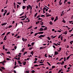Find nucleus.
Segmentation results:
<instances>
[{"label":"nucleus","instance_id":"nucleus-1","mask_svg":"<svg viewBox=\"0 0 73 73\" xmlns=\"http://www.w3.org/2000/svg\"><path fill=\"white\" fill-rule=\"evenodd\" d=\"M46 36L45 35H40V36L38 37V38H41V37H44V36Z\"/></svg>","mask_w":73,"mask_h":73},{"label":"nucleus","instance_id":"nucleus-2","mask_svg":"<svg viewBox=\"0 0 73 73\" xmlns=\"http://www.w3.org/2000/svg\"><path fill=\"white\" fill-rule=\"evenodd\" d=\"M29 5H29L28 6H27V10H28L29 9H30V7Z\"/></svg>","mask_w":73,"mask_h":73},{"label":"nucleus","instance_id":"nucleus-3","mask_svg":"<svg viewBox=\"0 0 73 73\" xmlns=\"http://www.w3.org/2000/svg\"><path fill=\"white\" fill-rule=\"evenodd\" d=\"M39 31H44V29L41 28L39 29Z\"/></svg>","mask_w":73,"mask_h":73},{"label":"nucleus","instance_id":"nucleus-4","mask_svg":"<svg viewBox=\"0 0 73 73\" xmlns=\"http://www.w3.org/2000/svg\"><path fill=\"white\" fill-rule=\"evenodd\" d=\"M58 54V52L57 51H55L54 52V55H57Z\"/></svg>","mask_w":73,"mask_h":73},{"label":"nucleus","instance_id":"nucleus-5","mask_svg":"<svg viewBox=\"0 0 73 73\" xmlns=\"http://www.w3.org/2000/svg\"><path fill=\"white\" fill-rule=\"evenodd\" d=\"M44 60H43V61L42 62H41V61H42V60H40L41 62H40V64H42V63H43V62H44Z\"/></svg>","mask_w":73,"mask_h":73},{"label":"nucleus","instance_id":"nucleus-6","mask_svg":"<svg viewBox=\"0 0 73 73\" xmlns=\"http://www.w3.org/2000/svg\"><path fill=\"white\" fill-rule=\"evenodd\" d=\"M38 34L40 35V34H43L44 33V32H38Z\"/></svg>","mask_w":73,"mask_h":73},{"label":"nucleus","instance_id":"nucleus-7","mask_svg":"<svg viewBox=\"0 0 73 73\" xmlns=\"http://www.w3.org/2000/svg\"><path fill=\"white\" fill-rule=\"evenodd\" d=\"M7 24V23H4L2 24L1 25L2 26H4V25H6Z\"/></svg>","mask_w":73,"mask_h":73},{"label":"nucleus","instance_id":"nucleus-8","mask_svg":"<svg viewBox=\"0 0 73 73\" xmlns=\"http://www.w3.org/2000/svg\"><path fill=\"white\" fill-rule=\"evenodd\" d=\"M26 8V6H23L22 7V9H25Z\"/></svg>","mask_w":73,"mask_h":73},{"label":"nucleus","instance_id":"nucleus-9","mask_svg":"<svg viewBox=\"0 0 73 73\" xmlns=\"http://www.w3.org/2000/svg\"><path fill=\"white\" fill-rule=\"evenodd\" d=\"M7 38V36H5L4 38L3 39V40H7V38Z\"/></svg>","mask_w":73,"mask_h":73},{"label":"nucleus","instance_id":"nucleus-10","mask_svg":"<svg viewBox=\"0 0 73 73\" xmlns=\"http://www.w3.org/2000/svg\"><path fill=\"white\" fill-rule=\"evenodd\" d=\"M27 63V62L25 61L24 62V63H23L22 64H23V65H26V63Z\"/></svg>","mask_w":73,"mask_h":73},{"label":"nucleus","instance_id":"nucleus-11","mask_svg":"<svg viewBox=\"0 0 73 73\" xmlns=\"http://www.w3.org/2000/svg\"><path fill=\"white\" fill-rule=\"evenodd\" d=\"M39 23H40V21H38L36 22V25H37V24H39Z\"/></svg>","mask_w":73,"mask_h":73},{"label":"nucleus","instance_id":"nucleus-12","mask_svg":"<svg viewBox=\"0 0 73 73\" xmlns=\"http://www.w3.org/2000/svg\"><path fill=\"white\" fill-rule=\"evenodd\" d=\"M63 33L64 35H67V31H66L65 32Z\"/></svg>","mask_w":73,"mask_h":73},{"label":"nucleus","instance_id":"nucleus-13","mask_svg":"<svg viewBox=\"0 0 73 73\" xmlns=\"http://www.w3.org/2000/svg\"><path fill=\"white\" fill-rule=\"evenodd\" d=\"M46 29H48L47 28V27H45V28H44L43 31H46Z\"/></svg>","mask_w":73,"mask_h":73},{"label":"nucleus","instance_id":"nucleus-14","mask_svg":"<svg viewBox=\"0 0 73 73\" xmlns=\"http://www.w3.org/2000/svg\"><path fill=\"white\" fill-rule=\"evenodd\" d=\"M56 36H51V37L52 38H55L56 37Z\"/></svg>","mask_w":73,"mask_h":73},{"label":"nucleus","instance_id":"nucleus-15","mask_svg":"<svg viewBox=\"0 0 73 73\" xmlns=\"http://www.w3.org/2000/svg\"><path fill=\"white\" fill-rule=\"evenodd\" d=\"M49 24L50 25H52L53 24V23L52 22V21H50L49 22Z\"/></svg>","mask_w":73,"mask_h":73},{"label":"nucleus","instance_id":"nucleus-16","mask_svg":"<svg viewBox=\"0 0 73 73\" xmlns=\"http://www.w3.org/2000/svg\"><path fill=\"white\" fill-rule=\"evenodd\" d=\"M29 7L30 8L31 10H32V7L31 6V5H29Z\"/></svg>","mask_w":73,"mask_h":73},{"label":"nucleus","instance_id":"nucleus-17","mask_svg":"<svg viewBox=\"0 0 73 73\" xmlns=\"http://www.w3.org/2000/svg\"><path fill=\"white\" fill-rule=\"evenodd\" d=\"M0 64H2L3 65V66L4 65H5L4 63L2 62H0Z\"/></svg>","mask_w":73,"mask_h":73},{"label":"nucleus","instance_id":"nucleus-18","mask_svg":"<svg viewBox=\"0 0 73 73\" xmlns=\"http://www.w3.org/2000/svg\"><path fill=\"white\" fill-rule=\"evenodd\" d=\"M40 17V15H39L36 17V18L38 19V18H39Z\"/></svg>","mask_w":73,"mask_h":73},{"label":"nucleus","instance_id":"nucleus-19","mask_svg":"<svg viewBox=\"0 0 73 73\" xmlns=\"http://www.w3.org/2000/svg\"><path fill=\"white\" fill-rule=\"evenodd\" d=\"M37 13H36L34 15V17H36V16H37Z\"/></svg>","mask_w":73,"mask_h":73},{"label":"nucleus","instance_id":"nucleus-20","mask_svg":"<svg viewBox=\"0 0 73 73\" xmlns=\"http://www.w3.org/2000/svg\"><path fill=\"white\" fill-rule=\"evenodd\" d=\"M41 24V26H42V25H43V24H44V22H42L41 23H40Z\"/></svg>","mask_w":73,"mask_h":73},{"label":"nucleus","instance_id":"nucleus-21","mask_svg":"<svg viewBox=\"0 0 73 73\" xmlns=\"http://www.w3.org/2000/svg\"><path fill=\"white\" fill-rule=\"evenodd\" d=\"M6 13H7V12H5V13H4L3 14V16H5V15H6Z\"/></svg>","mask_w":73,"mask_h":73},{"label":"nucleus","instance_id":"nucleus-22","mask_svg":"<svg viewBox=\"0 0 73 73\" xmlns=\"http://www.w3.org/2000/svg\"><path fill=\"white\" fill-rule=\"evenodd\" d=\"M38 34V33H36L35 34L34 36H36L37 35V34Z\"/></svg>","mask_w":73,"mask_h":73},{"label":"nucleus","instance_id":"nucleus-23","mask_svg":"<svg viewBox=\"0 0 73 73\" xmlns=\"http://www.w3.org/2000/svg\"><path fill=\"white\" fill-rule=\"evenodd\" d=\"M30 53L32 54V55H33V51H32Z\"/></svg>","mask_w":73,"mask_h":73},{"label":"nucleus","instance_id":"nucleus-24","mask_svg":"<svg viewBox=\"0 0 73 73\" xmlns=\"http://www.w3.org/2000/svg\"><path fill=\"white\" fill-rule=\"evenodd\" d=\"M24 12H23V13H22L21 14H20V15H19V16H22L23 15V14H24Z\"/></svg>","mask_w":73,"mask_h":73},{"label":"nucleus","instance_id":"nucleus-25","mask_svg":"<svg viewBox=\"0 0 73 73\" xmlns=\"http://www.w3.org/2000/svg\"><path fill=\"white\" fill-rule=\"evenodd\" d=\"M27 45H28V47H29V46H32L31 45L29 44H28Z\"/></svg>","mask_w":73,"mask_h":73},{"label":"nucleus","instance_id":"nucleus-26","mask_svg":"<svg viewBox=\"0 0 73 73\" xmlns=\"http://www.w3.org/2000/svg\"><path fill=\"white\" fill-rule=\"evenodd\" d=\"M47 62V63L48 64V65H49V66H51V65H50V63H49L48 62Z\"/></svg>","mask_w":73,"mask_h":73},{"label":"nucleus","instance_id":"nucleus-27","mask_svg":"<svg viewBox=\"0 0 73 73\" xmlns=\"http://www.w3.org/2000/svg\"><path fill=\"white\" fill-rule=\"evenodd\" d=\"M52 66V69H54V68H55V66Z\"/></svg>","mask_w":73,"mask_h":73},{"label":"nucleus","instance_id":"nucleus-28","mask_svg":"<svg viewBox=\"0 0 73 73\" xmlns=\"http://www.w3.org/2000/svg\"><path fill=\"white\" fill-rule=\"evenodd\" d=\"M25 49V48H23L22 50V52H24V50Z\"/></svg>","mask_w":73,"mask_h":73},{"label":"nucleus","instance_id":"nucleus-29","mask_svg":"<svg viewBox=\"0 0 73 73\" xmlns=\"http://www.w3.org/2000/svg\"><path fill=\"white\" fill-rule=\"evenodd\" d=\"M64 64V61H62V62H61V65H62Z\"/></svg>","mask_w":73,"mask_h":73},{"label":"nucleus","instance_id":"nucleus-30","mask_svg":"<svg viewBox=\"0 0 73 73\" xmlns=\"http://www.w3.org/2000/svg\"><path fill=\"white\" fill-rule=\"evenodd\" d=\"M59 3L60 5H61L62 4V3L61 2H59Z\"/></svg>","mask_w":73,"mask_h":73},{"label":"nucleus","instance_id":"nucleus-31","mask_svg":"<svg viewBox=\"0 0 73 73\" xmlns=\"http://www.w3.org/2000/svg\"><path fill=\"white\" fill-rule=\"evenodd\" d=\"M54 17H52L51 18V20H52V21H53V20H54Z\"/></svg>","mask_w":73,"mask_h":73},{"label":"nucleus","instance_id":"nucleus-32","mask_svg":"<svg viewBox=\"0 0 73 73\" xmlns=\"http://www.w3.org/2000/svg\"><path fill=\"white\" fill-rule=\"evenodd\" d=\"M18 60H20V57H19L18 58V59L17 60V61H18Z\"/></svg>","mask_w":73,"mask_h":73},{"label":"nucleus","instance_id":"nucleus-33","mask_svg":"<svg viewBox=\"0 0 73 73\" xmlns=\"http://www.w3.org/2000/svg\"><path fill=\"white\" fill-rule=\"evenodd\" d=\"M52 16V15H48L46 16V17H49V16Z\"/></svg>","mask_w":73,"mask_h":73},{"label":"nucleus","instance_id":"nucleus-34","mask_svg":"<svg viewBox=\"0 0 73 73\" xmlns=\"http://www.w3.org/2000/svg\"><path fill=\"white\" fill-rule=\"evenodd\" d=\"M42 18H38V19H37L38 20H42Z\"/></svg>","mask_w":73,"mask_h":73},{"label":"nucleus","instance_id":"nucleus-35","mask_svg":"<svg viewBox=\"0 0 73 73\" xmlns=\"http://www.w3.org/2000/svg\"><path fill=\"white\" fill-rule=\"evenodd\" d=\"M69 58H70V56H68V57H67L66 58V60H68V59H69Z\"/></svg>","mask_w":73,"mask_h":73},{"label":"nucleus","instance_id":"nucleus-36","mask_svg":"<svg viewBox=\"0 0 73 73\" xmlns=\"http://www.w3.org/2000/svg\"><path fill=\"white\" fill-rule=\"evenodd\" d=\"M3 50H4V49H5V45H3Z\"/></svg>","mask_w":73,"mask_h":73},{"label":"nucleus","instance_id":"nucleus-37","mask_svg":"<svg viewBox=\"0 0 73 73\" xmlns=\"http://www.w3.org/2000/svg\"><path fill=\"white\" fill-rule=\"evenodd\" d=\"M63 38V36H61L60 37V39L61 40H62V38Z\"/></svg>","mask_w":73,"mask_h":73},{"label":"nucleus","instance_id":"nucleus-38","mask_svg":"<svg viewBox=\"0 0 73 73\" xmlns=\"http://www.w3.org/2000/svg\"><path fill=\"white\" fill-rule=\"evenodd\" d=\"M61 71H62V69L59 70V72H58V73H60Z\"/></svg>","mask_w":73,"mask_h":73},{"label":"nucleus","instance_id":"nucleus-39","mask_svg":"<svg viewBox=\"0 0 73 73\" xmlns=\"http://www.w3.org/2000/svg\"><path fill=\"white\" fill-rule=\"evenodd\" d=\"M22 18H24V16H23L19 17V19H21Z\"/></svg>","mask_w":73,"mask_h":73},{"label":"nucleus","instance_id":"nucleus-40","mask_svg":"<svg viewBox=\"0 0 73 73\" xmlns=\"http://www.w3.org/2000/svg\"><path fill=\"white\" fill-rule=\"evenodd\" d=\"M1 68L2 69H5V68H4V67H1Z\"/></svg>","mask_w":73,"mask_h":73},{"label":"nucleus","instance_id":"nucleus-41","mask_svg":"<svg viewBox=\"0 0 73 73\" xmlns=\"http://www.w3.org/2000/svg\"><path fill=\"white\" fill-rule=\"evenodd\" d=\"M11 27H12V26L10 25V26H9V27H8V28H11Z\"/></svg>","mask_w":73,"mask_h":73},{"label":"nucleus","instance_id":"nucleus-42","mask_svg":"<svg viewBox=\"0 0 73 73\" xmlns=\"http://www.w3.org/2000/svg\"><path fill=\"white\" fill-rule=\"evenodd\" d=\"M43 49V48L42 47H41L39 48V49L40 50H41V49Z\"/></svg>","mask_w":73,"mask_h":73},{"label":"nucleus","instance_id":"nucleus-43","mask_svg":"<svg viewBox=\"0 0 73 73\" xmlns=\"http://www.w3.org/2000/svg\"><path fill=\"white\" fill-rule=\"evenodd\" d=\"M10 14V13L9 12L8 13H7V14L6 16H8V15H9Z\"/></svg>","mask_w":73,"mask_h":73},{"label":"nucleus","instance_id":"nucleus-44","mask_svg":"<svg viewBox=\"0 0 73 73\" xmlns=\"http://www.w3.org/2000/svg\"><path fill=\"white\" fill-rule=\"evenodd\" d=\"M35 71L34 70H32V71H31V72L32 73H35Z\"/></svg>","mask_w":73,"mask_h":73},{"label":"nucleus","instance_id":"nucleus-45","mask_svg":"<svg viewBox=\"0 0 73 73\" xmlns=\"http://www.w3.org/2000/svg\"><path fill=\"white\" fill-rule=\"evenodd\" d=\"M5 32L4 33H3L1 35V36H3V35H5Z\"/></svg>","mask_w":73,"mask_h":73},{"label":"nucleus","instance_id":"nucleus-46","mask_svg":"<svg viewBox=\"0 0 73 73\" xmlns=\"http://www.w3.org/2000/svg\"><path fill=\"white\" fill-rule=\"evenodd\" d=\"M32 28V26H31L29 28H28V29H31V28Z\"/></svg>","mask_w":73,"mask_h":73},{"label":"nucleus","instance_id":"nucleus-47","mask_svg":"<svg viewBox=\"0 0 73 73\" xmlns=\"http://www.w3.org/2000/svg\"><path fill=\"white\" fill-rule=\"evenodd\" d=\"M33 49V47H31L30 48H29V50H31V49Z\"/></svg>","mask_w":73,"mask_h":73},{"label":"nucleus","instance_id":"nucleus-48","mask_svg":"<svg viewBox=\"0 0 73 73\" xmlns=\"http://www.w3.org/2000/svg\"><path fill=\"white\" fill-rule=\"evenodd\" d=\"M7 54H11V52H7Z\"/></svg>","mask_w":73,"mask_h":73},{"label":"nucleus","instance_id":"nucleus-49","mask_svg":"<svg viewBox=\"0 0 73 73\" xmlns=\"http://www.w3.org/2000/svg\"><path fill=\"white\" fill-rule=\"evenodd\" d=\"M22 40L23 41H25V39H24V38H22Z\"/></svg>","mask_w":73,"mask_h":73},{"label":"nucleus","instance_id":"nucleus-50","mask_svg":"<svg viewBox=\"0 0 73 73\" xmlns=\"http://www.w3.org/2000/svg\"><path fill=\"white\" fill-rule=\"evenodd\" d=\"M62 21L63 22V23H66V21H65V20H63Z\"/></svg>","mask_w":73,"mask_h":73},{"label":"nucleus","instance_id":"nucleus-51","mask_svg":"<svg viewBox=\"0 0 73 73\" xmlns=\"http://www.w3.org/2000/svg\"><path fill=\"white\" fill-rule=\"evenodd\" d=\"M8 0H6V4H8Z\"/></svg>","mask_w":73,"mask_h":73},{"label":"nucleus","instance_id":"nucleus-52","mask_svg":"<svg viewBox=\"0 0 73 73\" xmlns=\"http://www.w3.org/2000/svg\"><path fill=\"white\" fill-rule=\"evenodd\" d=\"M30 32L31 33L30 35H32V34H33V31H31Z\"/></svg>","mask_w":73,"mask_h":73},{"label":"nucleus","instance_id":"nucleus-53","mask_svg":"<svg viewBox=\"0 0 73 73\" xmlns=\"http://www.w3.org/2000/svg\"><path fill=\"white\" fill-rule=\"evenodd\" d=\"M16 68H17V66H14V67L13 68V69H16Z\"/></svg>","mask_w":73,"mask_h":73},{"label":"nucleus","instance_id":"nucleus-54","mask_svg":"<svg viewBox=\"0 0 73 73\" xmlns=\"http://www.w3.org/2000/svg\"><path fill=\"white\" fill-rule=\"evenodd\" d=\"M3 62V63H5L6 62V61L5 60H4L3 62Z\"/></svg>","mask_w":73,"mask_h":73},{"label":"nucleus","instance_id":"nucleus-55","mask_svg":"<svg viewBox=\"0 0 73 73\" xmlns=\"http://www.w3.org/2000/svg\"><path fill=\"white\" fill-rule=\"evenodd\" d=\"M47 38L48 40H50V37H48Z\"/></svg>","mask_w":73,"mask_h":73},{"label":"nucleus","instance_id":"nucleus-56","mask_svg":"<svg viewBox=\"0 0 73 73\" xmlns=\"http://www.w3.org/2000/svg\"><path fill=\"white\" fill-rule=\"evenodd\" d=\"M20 36H19V35H18L17 36V38H20Z\"/></svg>","mask_w":73,"mask_h":73},{"label":"nucleus","instance_id":"nucleus-57","mask_svg":"<svg viewBox=\"0 0 73 73\" xmlns=\"http://www.w3.org/2000/svg\"><path fill=\"white\" fill-rule=\"evenodd\" d=\"M41 28H45V26H41Z\"/></svg>","mask_w":73,"mask_h":73},{"label":"nucleus","instance_id":"nucleus-58","mask_svg":"<svg viewBox=\"0 0 73 73\" xmlns=\"http://www.w3.org/2000/svg\"><path fill=\"white\" fill-rule=\"evenodd\" d=\"M35 44V42H33L31 43V45H34V44Z\"/></svg>","mask_w":73,"mask_h":73},{"label":"nucleus","instance_id":"nucleus-59","mask_svg":"<svg viewBox=\"0 0 73 73\" xmlns=\"http://www.w3.org/2000/svg\"><path fill=\"white\" fill-rule=\"evenodd\" d=\"M17 4H19V5H21V3H19V2H18L17 3Z\"/></svg>","mask_w":73,"mask_h":73},{"label":"nucleus","instance_id":"nucleus-60","mask_svg":"<svg viewBox=\"0 0 73 73\" xmlns=\"http://www.w3.org/2000/svg\"><path fill=\"white\" fill-rule=\"evenodd\" d=\"M72 22H73V21H69V24H71L72 23Z\"/></svg>","mask_w":73,"mask_h":73},{"label":"nucleus","instance_id":"nucleus-61","mask_svg":"<svg viewBox=\"0 0 73 73\" xmlns=\"http://www.w3.org/2000/svg\"><path fill=\"white\" fill-rule=\"evenodd\" d=\"M41 17H45V15H41Z\"/></svg>","mask_w":73,"mask_h":73},{"label":"nucleus","instance_id":"nucleus-62","mask_svg":"<svg viewBox=\"0 0 73 73\" xmlns=\"http://www.w3.org/2000/svg\"><path fill=\"white\" fill-rule=\"evenodd\" d=\"M66 66H67V65H66L64 66V68H66Z\"/></svg>","mask_w":73,"mask_h":73},{"label":"nucleus","instance_id":"nucleus-63","mask_svg":"<svg viewBox=\"0 0 73 73\" xmlns=\"http://www.w3.org/2000/svg\"><path fill=\"white\" fill-rule=\"evenodd\" d=\"M17 8L18 9L19 8V5H17Z\"/></svg>","mask_w":73,"mask_h":73},{"label":"nucleus","instance_id":"nucleus-64","mask_svg":"<svg viewBox=\"0 0 73 73\" xmlns=\"http://www.w3.org/2000/svg\"><path fill=\"white\" fill-rule=\"evenodd\" d=\"M38 66V65H37V64H36L35 65H34V66Z\"/></svg>","mask_w":73,"mask_h":73}]
</instances>
